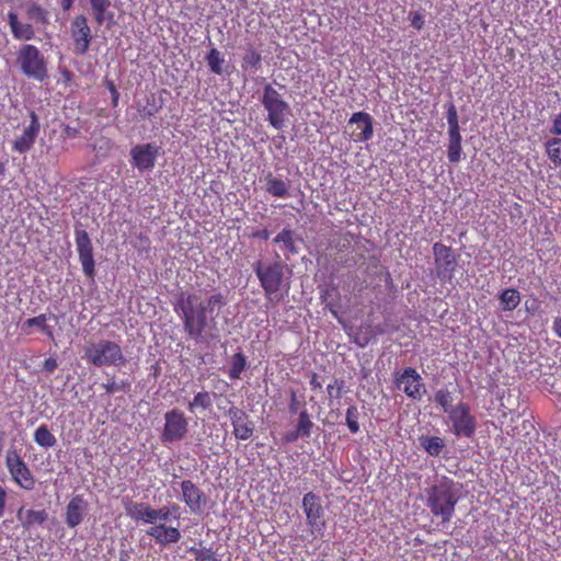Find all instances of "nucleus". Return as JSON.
Masks as SVG:
<instances>
[{
  "label": "nucleus",
  "mask_w": 561,
  "mask_h": 561,
  "mask_svg": "<svg viewBox=\"0 0 561 561\" xmlns=\"http://www.w3.org/2000/svg\"><path fill=\"white\" fill-rule=\"evenodd\" d=\"M435 402L442 407L443 411L447 414L450 413L455 407H453V396L451 392L447 389H439L435 392L434 396Z\"/></svg>",
  "instance_id": "nucleus-38"
},
{
  "label": "nucleus",
  "mask_w": 561,
  "mask_h": 561,
  "mask_svg": "<svg viewBox=\"0 0 561 561\" xmlns=\"http://www.w3.org/2000/svg\"><path fill=\"white\" fill-rule=\"evenodd\" d=\"M553 331L558 337H561V317L554 319Z\"/></svg>",
  "instance_id": "nucleus-61"
},
{
  "label": "nucleus",
  "mask_w": 561,
  "mask_h": 561,
  "mask_svg": "<svg viewBox=\"0 0 561 561\" xmlns=\"http://www.w3.org/2000/svg\"><path fill=\"white\" fill-rule=\"evenodd\" d=\"M73 2L75 0H60V5L64 11H68L72 7Z\"/></svg>",
  "instance_id": "nucleus-62"
},
{
  "label": "nucleus",
  "mask_w": 561,
  "mask_h": 561,
  "mask_svg": "<svg viewBox=\"0 0 561 561\" xmlns=\"http://www.w3.org/2000/svg\"><path fill=\"white\" fill-rule=\"evenodd\" d=\"M453 424V432L456 436L472 437L477 428V420L470 413L467 403H458L448 414Z\"/></svg>",
  "instance_id": "nucleus-10"
},
{
  "label": "nucleus",
  "mask_w": 561,
  "mask_h": 561,
  "mask_svg": "<svg viewBox=\"0 0 561 561\" xmlns=\"http://www.w3.org/2000/svg\"><path fill=\"white\" fill-rule=\"evenodd\" d=\"M75 241L79 255V261L82 265L84 275L89 278H94L95 275V261L93 256V247L89 233L79 227L75 229Z\"/></svg>",
  "instance_id": "nucleus-14"
},
{
  "label": "nucleus",
  "mask_w": 561,
  "mask_h": 561,
  "mask_svg": "<svg viewBox=\"0 0 561 561\" xmlns=\"http://www.w3.org/2000/svg\"><path fill=\"white\" fill-rule=\"evenodd\" d=\"M197 302V295L181 293L174 305V311L180 316L185 333L196 342L202 340L208 327L207 313Z\"/></svg>",
  "instance_id": "nucleus-2"
},
{
  "label": "nucleus",
  "mask_w": 561,
  "mask_h": 561,
  "mask_svg": "<svg viewBox=\"0 0 561 561\" xmlns=\"http://www.w3.org/2000/svg\"><path fill=\"white\" fill-rule=\"evenodd\" d=\"M84 358L95 367H122L127 363L121 345L104 339L88 344L84 348Z\"/></svg>",
  "instance_id": "nucleus-3"
},
{
  "label": "nucleus",
  "mask_w": 561,
  "mask_h": 561,
  "mask_svg": "<svg viewBox=\"0 0 561 561\" xmlns=\"http://www.w3.org/2000/svg\"><path fill=\"white\" fill-rule=\"evenodd\" d=\"M195 557V561H219L215 558L211 548L197 549L196 547L188 548Z\"/></svg>",
  "instance_id": "nucleus-43"
},
{
  "label": "nucleus",
  "mask_w": 561,
  "mask_h": 561,
  "mask_svg": "<svg viewBox=\"0 0 561 561\" xmlns=\"http://www.w3.org/2000/svg\"><path fill=\"white\" fill-rule=\"evenodd\" d=\"M301 407V403L298 399L297 392L295 390H290V398H289V404L288 410L290 414H296Z\"/></svg>",
  "instance_id": "nucleus-47"
},
{
  "label": "nucleus",
  "mask_w": 561,
  "mask_h": 561,
  "mask_svg": "<svg viewBox=\"0 0 561 561\" xmlns=\"http://www.w3.org/2000/svg\"><path fill=\"white\" fill-rule=\"evenodd\" d=\"M359 412L356 405H351L346 410L345 421L346 425L352 434H356L359 432V423H358Z\"/></svg>",
  "instance_id": "nucleus-42"
},
{
  "label": "nucleus",
  "mask_w": 561,
  "mask_h": 561,
  "mask_svg": "<svg viewBox=\"0 0 561 561\" xmlns=\"http://www.w3.org/2000/svg\"><path fill=\"white\" fill-rule=\"evenodd\" d=\"M459 496L453 480L444 479L437 484L426 489V506L434 517L439 518L444 527L448 524L458 503Z\"/></svg>",
  "instance_id": "nucleus-1"
},
{
  "label": "nucleus",
  "mask_w": 561,
  "mask_h": 561,
  "mask_svg": "<svg viewBox=\"0 0 561 561\" xmlns=\"http://www.w3.org/2000/svg\"><path fill=\"white\" fill-rule=\"evenodd\" d=\"M70 35L73 44V54L78 56L85 55L93 39L92 30L88 24L85 15L79 14L72 19L70 24Z\"/></svg>",
  "instance_id": "nucleus-11"
},
{
  "label": "nucleus",
  "mask_w": 561,
  "mask_h": 561,
  "mask_svg": "<svg viewBox=\"0 0 561 561\" xmlns=\"http://www.w3.org/2000/svg\"><path fill=\"white\" fill-rule=\"evenodd\" d=\"M342 388H343V382H339L337 380L334 381V385H329L327 390H328V393L330 397H335V398H340L341 397V392H342Z\"/></svg>",
  "instance_id": "nucleus-50"
},
{
  "label": "nucleus",
  "mask_w": 561,
  "mask_h": 561,
  "mask_svg": "<svg viewBox=\"0 0 561 561\" xmlns=\"http://www.w3.org/2000/svg\"><path fill=\"white\" fill-rule=\"evenodd\" d=\"M7 496L5 489L0 484V517H2L5 512Z\"/></svg>",
  "instance_id": "nucleus-57"
},
{
  "label": "nucleus",
  "mask_w": 561,
  "mask_h": 561,
  "mask_svg": "<svg viewBox=\"0 0 561 561\" xmlns=\"http://www.w3.org/2000/svg\"><path fill=\"white\" fill-rule=\"evenodd\" d=\"M58 367V363L55 358L53 357H48L44 360L43 363V370H45L46 373H54Z\"/></svg>",
  "instance_id": "nucleus-51"
},
{
  "label": "nucleus",
  "mask_w": 561,
  "mask_h": 561,
  "mask_svg": "<svg viewBox=\"0 0 561 561\" xmlns=\"http://www.w3.org/2000/svg\"><path fill=\"white\" fill-rule=\"evenodd\" d=\"M180 507L176 505V504H173L171 506H163L161 508H158L156 510L154 508V515H153V524L156 523V520L160 519V520H168L169 519V516L171 514H176L179 512Z\"/></svg>",
  "instance_id": "nucleus-44"
},
{
  "label": "nucleus",
  "mask_w": 561,
  "mask_h": 561,
  "mask_svg": "<svg viewBox=\"0 0 561 561\" xmlns=\"http://www.w3.org/2000/svg\"><path fill=\"white\" fill-rule=\"evenodd\" d=\"M262 57L253 47L249 48L242 57L241 67L247 69H257L261 66Z\"/></svg>",
  "instance_id": "nucleus-37"
},
{
  "label": "nucleus",
  "mask_w": 561,
  "mask_h": 561,
  "mask_svg": "<svg viewBox=\"0 0 561 561\" xmlns=\"http://www.w3.org/2000/svg\"><path fill=\"white\" fill-rule=\"evenodd\" d=\"M188 433V420L185 413L174 408L164 414V426L161 433L162 443H174L185 438Z\"/></svg>",
  "instance_id": "nucleus-7"
},
{
  "label": "nucleus",
  "mask_w": 561,
  "mask_h": 561,
  "mask_svg": "<svg viewBox=\"0 0 561 561\" xmlns=\"http://www.w3.org/2000/svg\"><path fill=\"white\" fill-rule=\"evenodd\" d=\"M156 113H157V108H156V107H153V108H151V110H149V111L145 112V113L142 114V116H144V117H150V116H153Z\"/></svg>",
  "instance_id": "nucleus-63"
},
{
  "label": "nucleus",
  "mask_w": 561,
  "mask_h": 561,
  "mask_svg": "<svg viewBox=\"0 0 561 561\" xmlns=\"http://www.w3.org/2000/svg\"><path fill=\"white\" fill-rule=\"evenodd\" d=\"M105 85L112 95V105L117 106L119 100V92L113 81L106 80Z\"/></svg>",
  "instance_id": "nucleus-49"
},
{
  "label": "nucleus",
  "mask_w": 561,
  "mask_h": 561,
  "mask_svg": "<svg viewBox=\"0 0 561 561\" xmlns=\"http://www.w3.org/2000/svg\"><path fill=\"white\" fill-rule=\"evenodd\" d=\"M265 191L277 198H287L290 196L288 183L274 176L272 173L265 176Z\"/></svg>",
  "instance_id": "nucleus-26"
},
{
  "label": "nucleus",
  "mask_w": 561,
  "mask_h": 561,
  "mask_svg": "<svg viewBox=\"0 0 561 561\" xmlns=\"http://www.w3.org/2000/svg\"><path fill=\"white\" fill-rule=\"evenodd\" d=\"M254 272L264 290L266 299L279 301L282 297L278 296V291L280 290L284 277L283 263L275 261L270 264H264L259 261L254 266Z\"/></svg>",
  "instance_id": "nucleus-5"
},
{
  "label": "nucleus",
  "mask_w": 561,
  "mask_h": 561,
  "mask_svg": "<svg viewBox=\"0 0 561 561\" xmlns=\"http://www.w3.org/2000/svg\"><path fill=\"white\" fill-rule=\"evenodd\" d=\"M262 104L267 112L268 123L275 129H283L290 115V106L271 84L263 89Z\"/></svg>",
  "instance_id": "nucleus-6"
},
{
  "label": "nucleus",
  "mask_w": 561,
  "mask_h": 561,
  "mask_svg": "<svg viewBox=\"0 0 561 561\" xmlns=\"http://www.w3.org/2000/svg\"><path fill=\"white\" fill-rule=\"evenodd\" d=\"M247 367V358L242 353H236L231 358V367L229 370V377L232 380L239 379L241 373Z\"/></svg>",
  "instance_id": "nucleus-36"
},
{
  "label": "nucleus",
  "mask_w": 561,
  "mask_h": 561,
  "mask_svg": "<svg viewBox=\"0 0 561 561\" xmlns=\"http://www.w3.org/2000/svg\"><path fill=\"white\" fill-rule=\"evenodd\" d=\"M449 141H458L461 142L460 127L454 126L448 127Z\"/></svg>",
  "instance_id": "nucleus-54"
},
{
  "label": "nucleus",
  "mask_w": 561,
  "mask_h": 561,
  "mask_svg": "<svg viewBox=\"0 0 561 561\" xmlns=\"http://www.w3.org/2000/svg\"><path fill=\"white\" fill-rule=\"evenodd\" d=\"M275 243H283L290 253H297L294 241V232L290 229H283L273 240Z\"/></svg>",
  "instance_id": "nucleus-41"
},
{
  "label": "nucleus",
  "mask_w": 561,
  "mask_h": 561,
  "mask_svg": "<svg viewBox=\"0 0 561 561\" xmlns=\"http://www.w3.org/2000/svg\"><path fill=\"white\" fill-rule=\"evenodd\" d=\"M5 163L0 161V179L4 176Z\"/></svg>",
  "instance_id": "nucleus-64"
},
{
  "label": "nucleus",
  "mask_w": 561,
  "mask_h": 561,
  "mask_svg": "<svg viewBox=\"0 0 561 561\" xmlns=\"http://www.w3.org/2000/svg\"><path fill=\"white\" fill-rule=\"evenodd\" d=\"M216 393H210L208 391H199L197 392L193 400L188 402V410L194 412L195 409L208 410L213 405V397Z\"/></svg>",
  "instance_id": "nucleus-32"
},
{
  "label": "nucleus",
  "mask_w": 561,
  "mask_h": 561,
  "mask_svg": "<svg viewBox=\"0 0 561 561\" xmlns=\"http://www.w3.org/2000/svg\"><path fill=\"white\" fill-rule=\"evenodd\" d=\"M300 437H302V435L300 433H298V431L295 428L293 431L287 432L283 436V439L285 443L290 444V443L297 442Z\"/></svg>",
  "instance_id": "nucleus-52"
},
{
  "label": "nucleus",
  "mask_w": 561,
  "mask_h": 561,
  "mask_svg": "<svg viewBox=\"0 0 561 561\" xmlns=\"http://www.w3.org/2000/svg\"><path fill=\"white\" fill-rule=\"evenodd\" d=\"M383 332H385V331H383V329H382L381 327H379V325H378V327H376V328L374 329V332H373V334H371L370 336H364V337H363V342L357 341V343H358L362 347H364V346H366V345L369 343V341H370V339H371V337H375V336H376V335H378V334H383Z\"/></svg>",
  "instance_id": "nucleus-56"
},
{
  "label": "nucleus",
  "mask_w": 561,
  "mask_h": 561,
  "mask_svg": "<svg viewBox=\"0 0 561 561\" xmlns=\"http://www.w3.org/2000/svg\"><path fill=\"white\" fill-rule=\"evenodd\" d=\"M197 304L199 305L201 308H204L207 314L213 316V313L216 310H219L221 307L226 305V299L222 294L218 293L209 296L205 301H201L198 299Z\"/></svg>",
  "instance_id": "nucleus-33"
},
{
  "label": "nucleus",
  "mask_w": 561,
  "mask_h": 561,
  "mask_svg": "<svg viewBox=\"0 0 561 561\" xmlns=\"http://www.w3.org/2000/svg\"><path fill=\"white\" fill-rule=\"evenodd\" d=\"M16 518L20 520L21 526L28 530L34 525H43L47 518L48 514L45 510H24V507H20L16 512Z\"/></svg>",
  "instance_id": "nucleus-24"
},
{
  "label": "nucleus",
  "mask_w": 561,
  "mask_h": 561,
  "mask_svg": "<svg viewBox=\"0 0 561 561\" xmlns=\"http://www.w3.org/2000/svg\"><path fill=\"white\" fill-rule=\"evenodd\" d=\"M182 500L192 513H199L207 502L205 493L191 480L181 483Z\"/></svg>",
  "instance_id": "nucleus-19"
},
{
  "label": "nucleus",
  "mask_w": 561,
  "mask_h": 561,
  "mask_svg": "<svg viewBox=\"0 0 561 561\" xmlns=\"http://www.w3.org/2000/svg\"><path fill=\"white\" fill-rule=\"evenodd\" d=\"M434 264L436 275L440 280L450 282L456 272L457 256L454 250L442 242L433 244Z\"/></svg>",
  "instance_id": "nucleus-9"
},
{
  "label": "nucleus",
  "mask_w": 561,
  "mask_h": 561,
  "mask_svg": "<svg viewBox=\"0 0 561 561\" xmlns=\"http://www.w3.org/2000/svg\"><path fill=\"white\" fill-rule=\"evenodd\" d=\"M88 503L83 495L77 494L71 497L66 506L65 522L68 527L76 528L85 516Z\"/></svg>",
  "instance_id": "nucleus-20"
},
{
  "label": "nucleus",
  "mask_w": 561,
  "mask_h": 561,
  "mask_svg": "<svg viewBox=\"0 0 561 561\" xmlns=\"http://www.w3.org/2000/svg\"><path fill=\"white\" fill-rule=\"evenodd\" d=\"M16 65L27 78L39 82L48 78L47 60L35 45L24 44L19 48Z\"/></svg>",
  "instance_id": "nucleus-4"
},
{
  "label": "nucleus",
  "mask_w": 561,
  "mask_h": 561,
  "mask_svg": "<svg viewBox=\"0 0 561 561\" xmlns=\"http://www.w3.org/2000/svg\"><path fill=\"white\" fill-rule=\"evenodd\" d=\"M520 299V293L515 288H505L499 294L500 307L503 311L515 310Z\"/></svg>",
  "instance_id": "nucleus-28"
},
{
  "label": "nucleus",
  "mask_w": 561,
  "mask_h": 561,
  "mask_svg": "<svg viewBox=\"0 0 561 561\" xmlns=\"http://www.w3.org/2000/svg\"><path fill=\"white\" fill-rule=\"evenodd\" d=\"M302 510L307 525L312 533H322L325 528V522L321 497L313 492L306 493L302 497Z\"/></svg>",
  "instance_id": "nucleus-13"
},
{
  "label": "nucleus",
  "mask_w": 561,
  "mask_h": 561,
  "mask_svg": "<svg viewBox=\"0 0 561 561\" xmlns=\"http://www.w3.org/2000/svg\"><path fill=\"white\" fill-rule=\"evenodd\" d=\"M249 238L251 239H261V240H267L270 238V232L267 229H257L252 231L249 234Z\"/></svg>",
  "instance_id": "nucleus-53"
},
{
  "label": "nucleus",
  "mask_w": 561,
  "mask_h": 561,
  "mask_svg": "<svg viewBox=\"0 0 561 561\" xmlns=\"http://www.w3.org/2000/svg\"><path fill=\"white\" fill-rule=\"evenodd\" d=\"M33 439L39 447L46 449L54 447L57 443L55 435L46 424H42L35 430Z\"/></svg>",
  "instance_id": "nucleus-30"
},
{
  "label": "nucleus",
  "mask_w": 561,
  "mask_h": 561,
  "mask_svg": "<svg viewBox=\"0 0 561 561\" xmlns=\"http://www.w3.org/2000/svg\"><path fill=\"white\" fill-rule=\"evenodd\" d=\"M394 382L399 389L413 400H420L425 392V385L421 375L413 367H407L402 371L394 373Z\"/></svg>",
  "instance_id": "nucleus-12"
},
{
  "label": "nucleus",
  "mask_w": 561,
  "mask_h": 561,
  "mask_svg": "<svg viewBox=\"0 0 561 561\" xmlns=\"http://www.w3.org/2000/svg\"><path fill=\"white\" fill-rule=\"evenodd\" d=\"M546 152L549 160L557 167L561 165V138L553 137L546 141Z\"/></svg>",
  "instance_id": "nucleus-34"
},
{
  "label": "nucleus",
  "mask_w": 561,
  "mask_h": 561,
  "mask_svg": "<svg viewBox=\"0 0 561 561\" xmlns=\"http://www.w3.org/2000/svg\"><path fill=\"white\" fill-rule=\"evenodd\" d=\"M461 152H462L461 142L449 141L447 154H448V160L451 163H457L460 161Z\"/></svg>",
  "instance_id": "nucleus-45"
},
{
  "label": "nucleus",
  "mask_w": 561,
  "mask_h": 561,
  "mask_svg": "<svg viewBox=\"0 0 561 561\" xmlns=\"http://www.w3.org/2000/svg\"><path fill=\"white\" fill-rule=\"evenodd\" d=\"M314 423L311 421L307 409L299 412L296 430L302 435V437H309L311 435Z\"/></svg>",
  "instance_id": "nucleus-35"
},
{
  "label": "nucleus",
  "mask_w": 561,
  "mask_h": 561,
  "mask_svg": "<svg viewBox=\"0 0 561 561\" xmlns=\"http://www.w3.org/2000/svg\"><path fill=\"white\" fill-rule=\"evenodd\" d=\"M103 388L105 389L106 393H114L116 391H119L123 389V386L118 385L117 382L108 381L103 385Z\"/></svg>",
  "instance_id": "nucleus-58"
},
{
  "label": "nucleus",
  "mask_w": 561,
  "mask_h": 561,
  "mask_svg": "<svg viewBox=\"0 0 561 561\" xmlns=\"http://www.w3.org/2000/svg\"><path fill=\"white\" fill-rule=\"evenodd\" d=\"M348 125H356L352 131V138L357 142H366L373 138L374 124L373 117L367 112H356L348 119Z\"/></svg>",
  "instance_id": "nucleus-18"
},
{
  "label": "nucleus",
  "mask_w": 561,
  "mask_h": 561,
  "mask_svg": "<svg viewBox=\"0 0 561 561\" xmlns=\"http://www.w3.org/2000/svg\"><path fill=\"white\" fill-rule=\"evenodd\" d=\"M161 148L154 142L136 145L130 149L131 164L140 171L154 167Z\"/></svg>",
  "instance_id": "nucleus-16"
},
{
  "label": "nucleus",
  "mask_w": 561,
  "mask_h": 561,
  "mask_svg": "<svg viewBox=\"0 0 561 561\" xmlns=\"http://www.w3.org/2000/svg\"><path fill=\"white\" fill-rule=\"evenodd\" d=\"M448 127L459 126L458 114L454 103H449L446 113Z\"/></svg>",
  "instance_id": "nucleus-46"
},
{
  "label": "nucleus",
  "mask_w": 561,
  "mask_h": 561,
  "mask_svg": "<svg viewBox=\"0 0 561 561\" xmlns=\"http://www.w3.org/2000/svg\"><path fill=\"white\" fill-rule=\"evenodd\" d=\"M226 414L231 421V425L233 427L232 433L236 439L248 440L252 437L255 425L243 409L231 403V407L227 410Z\"/></svg>",
  "instance_id": "nucleus-15"
},
{
  "label": "nucleus",
  "mask_w": 561,
  "mask_h": 561,
  "mask_svg": "<svg viewBox=\"0 0 561 561\" xmlns=\"http://www.w3.org/2000/svg\"><path fill=\"white\" fill-rule=\"evenodd\" d=\"M26 14H27L28 19L34 20L41 24L48 23V11L45 10L38 3H32L31 5H28V8L26 10Z\"/></svg>",
  "instance_id": "nucleus-39"
},
{
  "label": "nucleus",
  "mask_w": 561,
  "mask_h": 561,
  "mask_svg": "<svg viewBox=\"0 0 561 561\" xmlns=\"http://www.w3.org/2000/svg\"><path fill=\"white\" fill-rule=\"evenodd\" d=\"M341 295L335 285L328 286L324 290H321V300L325 304L327 309L331 314L340 321L339 308H340Z\"/></svg>",
  "instance_id": "nucleus-27"
},
{
  "label": "nucleus",
  "mask_w": 561,
  "mask_h": 561,
  "mask_svg": "<svg viewBox=\"0 0 561 561\" xmlns=\"http://www.w3.org/2000/svg\"><path fill=\"white\" fill-rule=\"evenodd\" d=\"M550 133L561 136V112L554 117Z\"/></svg>",
  "instance_id": "nucleus-55"
},
{
  "label": "nucleus",
  "mask_w": 561,
  "mask_h": 561,
  "mask_svg": "<svg viewBox=\"0 0 561 561\" xmlns=\"http://www.w3.org/2000/svg\"><path fill=\"white\" fill-rule=\"evenodd\" d=\"M5 467L14 483L20 488L27 491L34 489L36 480L27 463L22 459L16 450H9L7 453Z\"/></svg>",
  "instance_id": "nucleus-8"
},
{
  "label": "nucleus",
  "mask_w": 561,
  "mask_h": 561,
  "mask_svg": "<svg viewBox=\"0 0 561 561\" xmlns=\"http://www.w3.org/2000/svg\"><path fill=\"white\" fill-rule=\"evenodd\" d=\"M33 328H37L49 340L55 339L53 328L47 324V316L45 313H41L36 317L28 318L21 325L22 332L27 335L32 334Z\"/></svg>",
  "instance_id": "nucleus-25"
},
{
  "label": "nucleus",
  "mask_w": 561,
  "mask_h": 561,
  "mask_svg": "<svg viewBox=\"0 0 561 561\" xmlns=\"http://www.w3.org/2000/svg\"><path fill=\"white\" fill-rule=\"evenodd\" d=\"M126 515L131 519L146 524H153L154 508L142 502H134L129 499L123 501Z\"/></svg>",
  "instance_id": "nucleus-21"
},
{
  "label": "nucleus",
  "mask_w": 561,
  "mask_h": 561,
  "mask_svg": "<svg viewBox=\"0 0 561 561\" xmlns=\"http://www.w3.org/2000/svg\"><path fill=\"white\" fill-rule=\"evenodd\" d=\"M420 445L431 456H439L445 447L444 439L438 436H421Z\"/></svg>",
  "instance_id": "nucleus-31"
},
{
  "label": "nucleus",
  "mask_w": 561,
  "mask_h": 561,
  "mask_svg": "<svg viewBox=\"0 0 561 561\" xmlns=\"http://www.w3.org/2000/svg\"><path fill=\"white\" fill-rule=\"evenodd\" d=\"M64 134L69 138H76L79 135V129L76 127H71L69 125H66L64 127Z\"/></svg>",
  "instance_id": "nucleus-60"
},
{
  "label": "nucleus",
  "mask_w": 561,
  "mask_h": 561,
  "mask_svg": "<svg viewBox=\"0 0 561 561\" xmlns=\"http://www.w3.org/2000/svg\"><path fill=\"white\" fill-rule=\"evenodd\" d=\"M41 130V123L37 114L34 111L30 112V124L26 126L21 136H19L12 144V151L19 153H26L30 151Z\"/></svg>",
  "instance_id": "nucleus-17"
},
{
  "label": "nucleus",
  "mask_w": 561,
  "mask_h": 561,
  "mask_svg": "<svg viewBox=\"0 0 561 561\" xmlns=\"http://www.w3.org/2000/svg\"><path fill=\"white\" fill-rule=\"evenodd\" d=\"M206 61L214 73H222L224 58L221 57V54L218 49L211 48L206 56Z\"/></svg>",
  "instance_id": "nucleus-40"
},
{
  "label": "nucleus",
  "mask_w": 561,
  "mask_h": 561,
  "mask_svg": "<svg viewBox=\"0 0 561 561\" xmlns=\"http://www.w3.org/2000/svg\"><path fill=\"white\" fill-rule=\"evenodd\" d=\"M91 10L93 13V19L98 25H102L106 19L112 20L114 14L106 13L108 8L111 7V0H89Z\"/></svg>",
  "instance_id": "nucleus-29"
},
{
  "label": "nucleus",
  "mask_w": 561,
  "mask_h": 561,
  "mask_svg": "<svg viewBox=\"0 0 561 561\" xmlns=\"http://www.w3.org/2000/svg\"><path fill=\"white\" fill-rule=\"evenodd\" d=\"M410 20L412 27H414L417 31L422 30L425 24L424 16L422 15L421 12L417 11L411 13Z\"/></svg>",
  "instance_id": "nucleus-48"
},
{
  "label": "nucleus",
  "mask_w": 561,
  "mask_h": 561,
  "mask_svg": "<svg viewBox=\"0 0 561 561\" xmlns=\"http://www.w3.org/2000/svg\"><path fill=\"white\" fill-rule=\"evenodd\" d=\"M310 387H311L312 390H320V389H322V382L319 380V376L316 373L311 374Z\"/></svg>",
  "instance_id": "nucleus-59"
},
{
  "label": "nucleus",
  "mask_w": 561,
  "mask_h": 561,
  "mask_svg": "<svg viewBox=\"0 0 561 561\" xmlns=\"http://www.w3.org/2000/svg\"><path fill=\"white\" fill-rule=\"evenodd\" d=\"M8 23L13 37L18 41H31L35 36V31L30 23H22L15 12L8 13Z\"/></svg>",
  "instance_id": "nucleus-23"
},
{
  "label": "nucleus",
  "mask_w": 561,
  "mask_h": 561,
  "mask_svg": "<svg viewBox=\"0 0 561 561\" xmlns=\"http://www.w3.org/2000/svg\"><path fill=\"white\" fill-rule=\"evenodd\" d=\"M147 535L156 540L160 546L175 543L181 539V533L176 527L159 524L150 527Z\"/></svg>",
  "instance_id": "nucleus-22"
}]
</instances>
